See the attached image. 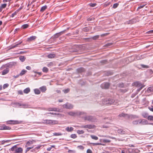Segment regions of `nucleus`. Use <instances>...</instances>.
<instances>
[{
	"mask_svg": "<svg viewBox=\"0 0 153 153\" xmlns=\"http://www.w3.org/2000/svg\"><path fill=\"white\" fill-rule=\"evenodd\" d=\"M142 116L144 118H146L148 117V114L146 112H144L142 114Z\"/></svg>",
	"mask_w": 153,
	"mask_h": 153,
	"instance_id": "obj_36",
	"label": "nucleus"
},
{
	"mask_svg": "<svg viewBox=\"0 0 153 153\" xmlns=\"http://www.w3.org/2000/svg\"><path fill=\"white\" fill-rule=\"evenodd\" d=\"M149 109L151 111L153 112V106H151V107H148Z\"/></svg>",
	"mask_w": 153,
	"mask_h": 153,
	"instance_id": "obj_56",
	"label": "nucleus"
},
{
	"mask_svg": "<svg viewBox=\"0 0 153 153\" xmlns=\"http://www.w3.org/2000/svg\"><path fill=\"white\" fill-rule=\"evenodd\" d=\"M84 119L85 120H87L90 121H93L94 120L93 117L90 116H86L84 117Z\"/></svg>",
	"mask_w": 153,
	"mask_h": 153,
	"instance_id": "obj_12",
	"label": "nucleus"
},
{
	"mask_svg": "<svg viewBox=\"0 0 153 153\" xmlns=\"http://www.w3.org/2000/svg\"><path fill=\"white\" fill-rule=\"evenodd\" d=\"M47 8V6L45 5L41 7L40 11L41 12H43L45 11Z\"/></svg>",
	"mask_w": 153,
	"mask_h": 153,
	"instance_id": "obj_23",
	"label": "nucleus"
},
{
	"mask_svg": "<svg viewBox=\"0 0 153 153\" xmlns=\"http://www.w3.org/2000/svg\"><path fill=\"white\" fill-rule=\"evenodd\" d=\"M119 86L120 87H123L124 86V84L123 83H120L119 85Z\"/></svg>",
	"mask_w": 153,
	"mask_h": 153,
	"instance_id": "obj_63",
	"label": "nucleus"
},
{
	"mask_svg": "<svg viewBox=\"0 0 153 153\" xmlns=\"http://www.w3.org/2000/svg\"><path fill=\"white\" fill-rule=\"evenodd\" d=\"M10 140H2L1 141V143L2 144H4L5 143L9 142H10Z\"/></svg>",
	"mask_w": 153,
	"mask_h": 153,
	"instance_id": "obj_44",
	"label": "nucleus"
},
{
	"mask_svg": "<svg viewBox=\"0 0 153 153\" xmlns=\"http://www.w3.org/2000/svg\"><path fill=\"white\" fill-rule=\"evenodd\" d=\"M42 146V145H39L35 147L34 149L31 150L30 152H34L35 153H37V152L39 151V149Z\"/></svg>",
	"mask_w": 153,
	"mask_h": 153,
	"instance_id": "obj_7",
	"label": "nucleus"
},
{
	"mask_svg": "<svg viewBox=\"0 0 153 153\" xmlns=\"http://www.w3.org/2000/svg\"><path fill=\"white\" fill-rule=\"evenodd\" d=\"M110 85V84L108 82H105L101 84V86L102 88L108 89Z\"/></svg>",
	"mask_w": 153,
	"mask_h": 153,
	"instance_id": "obj_8",
	"label": "nucleus"
},
{
	"mask_svg": "<svg viewBox=\"0 0 153 153\" xmlns=\"http://www.w3.org/2000/svg\"><path fill=\"white\" fill-rule=\"evenodd\" d=\"M18 93L20 95H22L23 94V93L22 91V90H19L18 91Z\"/></svg>",
	"mask_w": 153,
	"mask_h": 153,
	"instance_id": "obj_58",
	"label": "nucleus"
},
{
	"mask_svg": "<svg viewBox=\"0 0 153 153\" xmlns=\"http://www.w3.org/2000/svg\"><path fill=\"white\" fill-rule=\"evenodd\" d=\"M10 127L5 125H3L1 126V130H10Z\"/></svg>",
	"mask_w": 153,
	"mask_h": 153,
	"instance_id": "obj_15",
	"label": "nucleus"
},
{
	"mask_svg": "<svg viewBox=\"0 0 153 153\" xmlns=\"http://www.w3.org/2000/svg\"><path fill=\"white\" fill-rule=\"evenodd\" d=\"M128 90L127 89H120V91L123 93H124L127 92Z\"/></svg>",
	"mask_w": 153,
	"mask_h": 153,
	"instance_id": "obj_48",
	"label": "nucleus"
},
{
	"mask_svg": "<svg viewBox=\"0 0 153 153\" xmlns=\"http://www.w3.org/2000/svg\"><path fill=\"white\" fill-rule=\"evenodd\" d=\"M114 100L112 99H109L107 100H105L103 101V103L104 104L107 105L114 104Z\"/></svg>",
	"mask_w": 153,
	"mask_h": 153,
	"instance_id": "obj_3",
	"label": "nucleus"
},
{
	"mask_svg": "<svg viewBox=\"0 0 153 153\" xmlns=\"http://www.w3.org/2000/svg\"><path fill=\"white\" fill-rule=\"evenodd\" d=\"M128 115V114H125L124 113H122L118 115V117H125L126 116H127Z\"/></svg>",
	"mask_w": 153,
	"mask_h": 153,
	"instance_id": "obj_31",
	"label": "nucleus"
},
{
	"mask_svg": "<svg viewBox=\"0 0 153 153\" xmlns=\"http://www.w3.org/2000/svg\"><path fill=\"white\" fill-rule=\"evenodd\" d=\"M76 137V135L75 134H72L71 135V137L73 138H75Z\"/></svg>",
	"mask_w": 153,
	"mask_h": 153,
	"instance_id": "obj_50",
	"label": "nucleus"
},
{
	"mask_svg": "<svg viewBox=\"0 0 153 153\" xmlns=\"http://www.w3.org/2000/svg\"><path fill=\"white\" fill-rule=\"evenodd\" d=\"M33 140H29L27 142L26 145L25 146V147H28L29 146H30L31 145L33 144Z\"/></svg>",
	"mask_w": 153,
	"mask_h": 153,
	"instance_id": "obj_16",
	"label": "nucleus"
},
{
	"mask_svg": "<svg viewBox=\"0 0 153 153\" xmlns=\"http://www.w3.org/2000/svg\"><path fill=\"white\" fill-rule=\"evenodd\" d=\"M36 38V37L35 36H31L27 39V41H31L32 40H35Z\"/></svg>",
	"mask_w": 153,
	"mask_h": 153,
	"instance_id": "obj_25",
	"label": "nucleus"
},
{
	"mask_svg": "<svg viewBox=\"0 0 153 153\" xmlns=\"http://www.w3.org/2000/svg\"><path fill=\"white\" fill-rule=\"evenodd\" d=\"M10 150L13 151V153H22L23 149L22 148L18 147L15 145L11 148Z\"/></svg>",
	"mask_w": 153,
	"mask_h": 153,
	"instance_id": "obj_1",
	"label": "nucleus"
},
{
	"mask_svg": "<svg viewBox=\"0 0 153 153\" xmlns=\"http://www.w3.org/2000/svg\"><path fill=\"white\" fill-rule=\"evenodd\" d=\"M40 89L42 91L44 92L46 91V88L45 86H42L40 88Z\"/></svg>",
	"mask_w": 153,
	"mask_h": 153,
	"instance_id": "obj_41",
	"label": "nucleus"
},
{
	"mask_svg": "<svg viewBox=\"0 0 153 153\" xmlns=\"http://www.w3.org/2000/svg\"><path fill=\"white\" fill-rule=\"evenodd\" d=\"M142 67L144 68H149V66L147 65H144L142 64L141 65Z\"/></svg>",
	"mask_w": 153,
	"mask_h": 153,
	"instance_id": "obj_52",
	"label": "nucleus"
},
{
	"mask_svg": "<svg viewBox=\"0 0 153 153\" xmlns=\"http://www.w3.org/2000/svg\"><path fill=\"white\" fill-rule=\"evenodd\" d=\"M136 22V21L135 19H132L131 20H129L127 21L125 23V24L128 25V24H132Z\"/></svg>",
	"mask_w": 153,
	"mask_h": 153,
	"instance_id": "obj_11",
	"label": "nucleus"
},
{
	"mask_svg": "<svg viewBox=\"0 0 153 153\" xmlns=\"http://www.w3.org/2000/svg\"><path fill=\"white\" fill-rule=\"evenodd\" d=\"M22 43V41H21L14 45H12L11 46L10 48L12 49V48H15L16 47H18V46L19 45H20Z\"/></svg>",
	"mask_w": 153,
	"mask_h": 153,
	"instance_id": "obj_21",
	"label": "nucleus"
},
{
	"mask_svg": "<svg viewBox=\"0 0 153 153\" xmlns=\"http://www.w3.org/2000/svg\"><path fill=\"white\" fill-rule=\"evenodd\" d=\"M147 119L148 120L152 121H153V116L149 115L147 117Z\"/></svg>",
	"mask_w": 153,
	"mask_h": 153,
	"instance_id": "obj_30",
	"label": "nucleus"
},
{
	"mask_svg": "<svg viewBox=\"0 0 153 153\" xmlns=\"http://www.w3.org/2000/svg\"><path fill=\"white\" fill-rule=\"evenodd\" d=\"M141 122H140V123L142 124V125H147L148 124V122L146 120H142L141 119Z\"/></svg>",
	"mask_w": 153,
	"mask_h": 153,
	"instance_id": "obj_26",
	"label": "nucleus"
},
{
	"mask_svg": "<svg viewBox=\"0 0 153 153\" xmlns=\"http://www.w3.org/2000/svg\"><path fill=\"white\" fill-rule=\"evenodd\" d=\"M6 6H7L6 4H2L1 5V8L2 9V8H5V7H6Z\"/></svg>",
	"mask_w": 153,
	"mask_h": 153,
	"instance_id": "obj_57",
	"label": "nucleus"
},
{
	"mask_svg": "<svg viewBox=\"0 0 153 153\" xmlns=\"http://www.w3.org/2000/svg\"><path fill=\"white\" fill-rule=\"evenodd\" d=\"M153 92V87H149L147 90L146 91V92L148 93H150Z\"/></svg>",
	"mask_w": 153,
	"mask_h": 153,
	"instance_id": "obj_17",
	"label": "nucleus"
},
{
	"mask_svg": "<svg viewBox=\"0 0 153 153\" xmlns=\"http://www.w3.org/2000/svg\"><path fill=\"white\" fill-rule=\"evenodd\" d=\"M113 44V43H108L105 45V46H109L111 45H112Z\"/></svg>",
	"mask_w": 153,
	"mask_h": 153,
	"instance_id": "obj_61",
	"label": "nucleus"
},
{
	"mask_svg": "<svg viewBox=\"0 0 153 153\" xmlns=\"http://www.w3.org/2000/svg\"><path fill=\"white\" fill-rule=\"evenodd\" d=\"M134 152L131 149H123L121 153H133Z\"/></svg>",
	"mask_w": 153,
	"mask_h": 153,
	"instance_id": "obj_5",
	"label": "nucleus"
},
{
	"mask_svg": "<svg viewBox=\"0 0 153 153\" xmlns=\"http://www.w3.org/2000/svg\"><path fill=\"white\" fill-rule=\"evenodd\" d=\"M42 123L48 124H57L58 122L57 120H43Z\"/></svg>",
	"mask_w": 153,
	"mask_h": 153,
	"instance_id": "obj_2",
	"label": "nucleus"
},
{
	"mask_svg": "<svg viewBox=\"0 0 153 153\" xmlns=\"http://www.w3.org/2000/svg\"><path fill=\"white\" fill-rule=\"evenodd\" d=\"M53 134L54 136H60L62 135V134L60 133H56Z\"/></svg>",
	"mask_w": 153,
	"mask_h": 153,
	"instance_id": "obj_54",
	"label": "nucleus"
},
{
	"mask_svg": "<svg viewBox=\"0 0 153 153\" xmlns=\"http://www.w3.org/2000/svg\"><path fill=\"white\" fill-rule=\"evenodd\" d=\"M134 84L135 86L138 87H139L143 85L141 83L139 82H134Z\"/></svg>",
	"mask_w": 153,
	"mask_h": 153,
	"instance_id": "obj_24",
	"label": "nucleus"
},
{
	"mask_svg": "<svg viewBox=\"0 0 153 153\" xmlns=\"http://www.w3.org/2000/svg\"><path fill=\"white\" fill-rule=\"evenodd\" d=\"M65 30H63L62 31L60 32L56 33L55 35V37L56 38H58L62 34H64L65 33Z\"/></svg>",
	"mask_w": 153,
	"mask_h": 153,
	"instance_id": "obj_14",
	"label": "nucleus"
},
{
	"mask_svg": "<svg viewBox=\"0 0 153 153\" xmlns=\"http://www.w3.org/2000/svg\"><path fill=\"white\" fill-rule=\"evenodd\" d=\"M118 5H119V4H118V3H116L114 4L113 5V7L115 9V8H116L118 6Z\"/></svg>",
	"mask_w": 153,
	"mask_h": 153,
	"instance_id": "obj_47",
	"label": "nucleus"
},
{
	"mask_svg": "<svg viewBox=\"0 0 153 153\" xmlns=\"http://www.w3.org/2000/svg\"><path fill=\"white\" fill-rule=\"evenodd\" d=\"M7 123L9 124H19L20 123L17 120H10L7 121Z\"/></svg>",
	"mask_w": 153,
	"mask_h": 153,
	"instance_id": "obj_9",
	"label": "nucleus"
},
{
	"mask_svg": "<svg viewBox=\"0 0 153 153\" xmlns=\"http://www.w3.org/2000/svg\"><path fill=\"white\" fill-rule=\"evenodd\" d=\"M90 136L91 138L93 139L97 140L98 139V138L97 136H96L95 135H91Z\"/></svg>",
	"mask_w": 153,
	"mask_h": 153,
	"instance_id": "obj_32",
	"label": "nucleus"
},
{
	"mask_svg": "<svg viewBox=\"0 0 153 153\" xmlns=\"http://www.w3.org/2000/svg\"><path fill=\"white\" fill-rule=\"evenodd\" d=\"M20 106L22 107L25 108V107L27 106V105L26 104H22L19 105Z\"/></svg>",
	"mask_w": 153,
	"mask_h": 153,
	"instance_id": "obj_59",
	"label": "nucleus"
},
{
	"mask_svg": "<svg viewBox=\"0 0 153 153\" xmlns=\"http://www.w3.org/2000/svg\"><path fill=\"white\" fill-rule=\"evenodd\" d=\"M26 68L28 70H30L31 69V68L29 66H27L26 67Z\"/></svg>",
	"mask_w": 153,
	"mask_h": 153,
	"instance_id": "obj_64",
	"label": "nucleus"
},
{
	"mask_svg": "<svg viewBox=\"0 0 153 153\" xmlns=\"http://www.w3.org/2000/svg\"><path fill=\"white\" fill-rule=\"evenodd\" d=\"M77 132L79 134H82L84 133V131L82 130H78Z\"/></svg>",
	"mask_w": 153,
	"mask_h": 153,
	"instance_id": "obj_39",
	"label": "nucleus"
},
{
	"mask_svg": "<svg viewBox=\"0 0 153 153\" xmlns=\"http://www.w3.org/2000/svg\"><path fill=\"white\" fill-rule=\"evenodd\" d=\"M29 25L27 24H25L22 25V28L23 29H26L28 27Z\"/></svg>",
	"mask_w": 153,
	"mask_h": 153,
	"instance_id": "obj_38",
	"label": "nucleus"
},
{
	"mask_svg": "<svg viewBox=\"0 0 153 153\" xmlns=\"http://www.w3.org/2000/svg\"><path fill=\"white\" fill-rule=\"evenodd\" d=\"M34 92L36 94H39L40 93V91L37 89H35L34 90Z\"/></svg>",
	"mask_w": 153,
	"mask_h": 153,
	"instance_id": "obj_34",
	"label": "nucleus"
},
{
	"mask_svg": "<svg viewBox=\"0 0 153 153\" xmlns=\"http://www.w3.org/2000/svg\"><path fill=\"white\" fill-rule=\"evenodd\" d=\"M9 86V84L7 83H6L4 84L3 85V88L4 89L7 87H8Z\"/></svg>",
	"mask_w": 153,
	"mask_h": 153,
	"instance_id": "obj_51",
	"label": "nucleus"
},
{
	"mask_svg": "<svg viewBox=\"0 0 153 153\" xmlns=\"http://www.w3.org/2000/svg\"><path fill=\"white\" fill-rule=\"evenodd\" d=\"M74 152V151L71 150H69L68 151V152L69 153H73Z\"/></svg>",
	"mask_w": 153,
	"mask_h": 153,
	"instance_id": "obj_62",
	"label": "nucleus"
},
{
	"mask_svg": "<svg viewBox=\"0 0 153 153\" xmlns=\"http://www.w3.org/2000/svg\"><path fill=\"white\" fill-rule=\"evenodd\" d=\"M77 148H79V149H81L82 150H83L84 149V147L82 145L78 146H77Z\"/></svg>",
	"mask_w": 153,
	"mask_h": 153,
	"instance_id": "obj_45",
	"label": "nucleus"
},
{
	"mask_svg": "<svg viewBox=\"0 0 153 153\" xmlns=\"http://www.w3.org/2000/svg\"><path fill=\"white\" fill-rule=\"evenodd\" d=\"M55 56V54L54 53H50L48 55V57L49 58L52 59L54 58Z\"/></svg>",
	"mask_w": 153,
	"mask_h": 153,
	"instance_id": "obj_28",
	"label": "nucleus"
},
{
	"mask_svg": "<svg viewBox=\"0 0 153 153\" xmlns=\"http://www.w3.org/2000/svg\"><path fill=\"white\" fill-rule=\"evenodd\" d=\"M34 146H33L31 147H27L25 151V153H26L27 152L29 151L30 149H31L33 148Z\"/></svg>",
	"mask_w": 153,
	"mask_h": 153,
	"instance_id": "obj_33",
	"label": "nucleus"
},
{
	"mask_svg": "<svg viewBox=\"0 0 153 153\" xmlns=\"http://www.w3.org/2000/svg\"><path fill=\"white\" fill-rule=\"evenodd\" d=\"M48 71V69L46 67H44L42 69V71L44 72L47 73Z\"/></svg>",
	"mask_w": 153,
	"mask_h": 153,
	"instance_id": "obj_37",
	"label": "nucleus"
},
{
	"mask_svg": "<svg viewBox=\"0 0 153 153\" xmlns=\"http://www.w3.org/2000/svg\"><path fill=\"white\" fill-rule=\"evenodd\" d=\"M76 71L78 73H81L85 71V69L84 68L81 67L77 69Z\"/></svg>",
	"mask_w": 153,
	"mask_h": 153,
	"instance_id": "obj_13",
	"label": "nucleus"
},
{
	"mask_svg": "<svg viewBox=\"0 0 153 153\" xmlns=\"http://www.w3.org/2000/svg\"><path fill=\"white\" fill-rule=\"evenodd\" d=\"M89 5L92 7H94L97 4L96 3H90L89 4Z\"/></svg>",
	"mask_w": 153,
	"mask_h": 153,
	"instance_id": "obj_53",
	"label": "nucleus"
},
{
	"mask_svg": "<svg viewBox=\"0 0 153 153\" xmlns=\"http://www.w3.org/2000/svg\"><path fill=\"white\" fill-rule=\"evenodd\" d=\"M144 87V86L142 85L140 87H140L137 90V91H140Z\"/></svg>",
	"mask_w": 153,
	"mask_h": 153,
	"instance_id": "obj_55",
	"label": "nucleus"
},
{
	"mask_svg": "<svg viewBox=\"0 0 153 153\" xmlns=\"http://www.w3.org/2000/svg\"><path fill=\"white\" fill-rule=\"evenodd\" d=\"M87 153H92V151L90 149H88L87 150Z\"/></svg>",
	"mask_w": 153,
	"mask_h": 153,
	"instance_id": "obj_60",
	"label": "nucleus"
},
{
	"mask_svg": "<svg viewBox=\"0 0 153 153\" xmlns=\"http://www.w3.org/2000/svg\"><path fill=\"white\" fill-rule=\"evenodd\" d=\"M86 114V113L83 112H79L76 113L73 111H70L68 113V114L69 115L72 116L78 114H79V115H81L83 114Z\"/></svg>",
	"mask_w": 153,
	"mask_h": 153,
	"instance_id": "obj_4",
	"label": "nucleus"
},
{
	"mask_svg": "<svg viewBox=\"0 0 153 153\" xmlns=\"http://www.w3.org/2000/svg\"><path fill=\"white\" fill-rule=\"evenodd\" d=\"M117 132L121 134H125L126 133V132L122 129H118Z\"/></svg>",
	"mask_w": 153,
	"mask_h": 153,
	"instance_id": "obj_22",
	"label": "nucleus"
},
{
	"mask_svg": "<svg viewBox=\"0 0 153 153\" xmlns=\"http://www.w3.org/2000/svg\"><path fill=\"white\" fill-rule=\"evenodd\" d=\"M111 142V140H108L104 139L103 140V142L106 143H109Z\"/></svg>",
	"mask_w": 153,
	"mask_h": 153,
	"instance_id": "obj_46",
	"label": "nucleus"
},
{
	"mask_svg": "<svg viewBox=\"0 0 153 153\" xmlns=\"http://www.w3.org/2000/svg\"><path fill=\"white\" fill-rule=\"evenodd\" d=\"M30 88L28 87L25 89L23 91L25 93L28 94L30 91Z\"/></svg>",
	"mask_w": 153,
	"mask_h": 153,
	"instance_id": "obj_27",
	"label": "nucleus"
},
{
	"mask_svg": "<svg viewBox=\"0 0 153 153\" xmlns=\"http://www.w3.org/2000/svg\"><path fill=\"white\" fill-rule=\"evenodd\" d=\"M27 71L26 70H24V69H23V70H22V71L20 73V74H19L20 76H22L24 74L27 72Z\"/></svg>",
	"mask_w": 153,
	"mask_h": 153,
	"instance_id": "obj_29",
	"label": "nucleus"
},
{
	"mask_svg": "<svg viewBox=\"0 0 153 153\" xmlns=\"http://www.w3.org/2000/svg\"><path fill=\"white\" fill-rule=\"evenodd\" d=\"M90 144L92 145L93 146L102 145V144L101 143H91Z\"/></svg>",
	"mask_w": 153,
	"mask_h": 153,
	"instance_id": "obj_40",
	"label": "nucleus"
},
{
	"mask_svg": "<svg viewBox=\"0 0 153 153\" xmlns=\"http://www.w3.org/2000/svg\"><path fill=\"white\" fill-rule=\"evenodd\" d=\"M9 70L8 68H7L5 69L2 72V75H4L8 73Z\"/></svg>",
	"mask_w": 153,
	"mask_h": 153,
	"instance_id": "obj_20",
	"label": "nucleus"
},
{
	"mask_svg": "<svg viewBox=\"0 0 153 153\" xmlns=\"http://www.w3.org/2000/svg\"><path fill=\"white\" fill-rule=\"evenodd\" d=\"M74 130V128L72 127H67L65 129V130L68 132H71Z\"/></svg>",
	"mask_w": 153,
	"mask_h": 153,
	"instance_id": "obj_19",
	"label": "nucleus"
},
{
	"mask_svg": "<svg viewBox=\"0 0 153 153\" xmlns=\"http://www.w3.org/2000/svg\"><path fill=\"white\" fill-rule=\"evenodd\" d=\"M99 37V35H96L93 36L92 38L94 40H96L98 39Z\"/></svg>",
	"mask_w": 153,
	"mask_h": 153,
	"instance_id": "obj_42",
	"label": "nucleus"
},
{
	"mask_svg": "<svg viewBox=\"0 0 153 153\" xmlns=\"http://www.w3.org/2000/svg\"><path fill=\"white\" fill-rule=\"evenodd\" d=\"M95 126L94 125H87L85 126H81L79 127L82 128H88L89 129H92L94 128Z\"/></svg>",
	"mask_w": 153,
	"mask_h": 153,
	"instance_id": "obj_10",
	"label": "nucleus"
},
{
	"mask_svg": "<svg viewBox=\"0 0 153 153\" xmlns=\"http://www.w3.org/2000/svg\"><path fill=\"white\" fill-rule=\"evenodd\" d=\"M63 107L65 108L71 109L73 108V106L71 104L67 103L63 105Z\"/></svg>",
	"mask_w": 153,
	"mask_h": 153,
	"instance_id": "obj_6",
	"label": "nucleus"
},
{
	"mask_svg": "<svg viewBox=\"0 0 153 153\" xmlns=\"http://www.w3.org/2000/svg\"><path fill=\"white\" fill-rule=\"evenodd\" d=\"M17 13L18 12H17V11H15L14 12L11 14V15L10 16V17H14L15 15H16L17 14Z\"/></svg>",
	"mask_w": 153,
	"mask_h": 153,
	"instance_id": "obj_43",
	"label": "nucleus"
},
{
	"mask_svg": "<svg viewBox=\"0 0 153 153\" xmlns=\"http://www.w3.org/2000/svg\"><path fill=\"white\" fill-rule=\"evenodd\" d=\"M63 91L65 93H68L70 91V89L68 88L66 89L63 90Z\"/></svg>",
	"mask_w": 153,
	"mask_h": 153,
	"instance_id": "obj_49",
	"label": "nucleus"
},
{
	"mask_svg": "<svg viewBox=\"0 0 153 153\" xmlns=\"http://www.w3.org/2000/svg\"><path fill=\"white\" fill-rule=\"evenodd\" d=\"M141 121V119H139L133 121L132 122V123L134 125H137L138 124H140Z\"/></svg>",
	"mask_w": 153,
	"mask_h": 153,
	"instance_id": "obj_18",
	"label": "nucleus"
},
{
	"mask_svg": "<svg viewBox=\"0 0 153 153\" xmlns=\"http://www.w3.org/2000/svg\"><path fill=\"white\" fill-rule=\"evenodd\" d=\"M19 59L22 62H23L25 61V58L24 56H21L20 57Z\"/></svg>",
	"mask_w": 153,
	"mask_h": 153,
	"instance_id": "obj_35",
	"label": "nucleus"
}]
</instances>
